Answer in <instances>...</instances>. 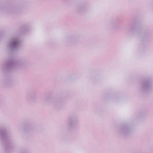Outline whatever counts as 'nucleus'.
<instances>
[{
    "instance_id": "1",
    "label": "nucleus",
    "mask_w": 153,
    "mask_h": 153,
    "mask_svg": "<svg viewBox=\"0 0 153 153\" xmlns=\"http://www.w3.org/2000/svg\"><path fill=\"white\" fill-rule=\"evenodd\" d=\"M20 44V40L18 36L13 37L8 42L7 48L12 51H16L19 48Z\"/></svg>"
},
{
    "instance_id": "2",
    "label": "nucleus",
    "mask_w": 153,
    "mask_h": 153,
    "mask_svg": "<svg viewBox=\"0 0 153 153\" xmlns=\"http://www.w3.org/2000/svg\"><path fill=\"white\" fill-rule=\"evenodd\" d=\"M23 63L22 61H19L16 62L13 59L11 60L9 62L4 64L3 65L2 68L4 69L7 70H12L22 65Z\"/></svg>"
},
{
    "instance_id": "3",
    "label": "nucleus",
    "mask_w": 153,
    "mask_h": 153,
    "mask_svg": "<svg viewBox=\"0 0 153 153\" xmlns=\"http://www.w3.org/2000/svg\"><path fill=\"white\" fill-rule=\"evenodd\" d=\"M152 86V84L148 81H144L141 84V90L144 91H148L151 89Z\"/></svg>"
},
{
    "instance_id": "4",
    "label": "nucleus",
    "mask_w": 153,
    "mask_h": 153,
    "mask_svg": "<svg viewBox=\"0 0 153 153\" xmlns=\"http://www.w3.org/2000/svg\"><path fill=\"white\" fill-rule=\"evenodd\" d=\"M76 120L73 118H70L69 122V127L70 128H72L76 123Z\"/></svg>"
},
{
    "instance_id": "5",
    "label": "nucleus",
    "mask_w": 153,
    "mask_h": 153,
    "mask_svg": "<svg viewBox=\"0 0 153 153\" xmlns=\"http://www.w3.org/2000/svg\"><path fill=\"white\" fill-rule=\"evenodd\" d=\"M129 131V129L127 128H125L123 129L122 130V131L123 133L124 134H126Z\"/></svg>"
},
{
    "instance_id": "6",
    "label": "nucleus",
    "mask_w": 153,
    "mask_h": 153,
    "mask_svg": "<svg viewBox=\"0 0 153 153\" xmlns=\"http://www.w3.org/2000/svg\"><path fill=\"white\" fill-rule=\"evenodd\" d=\"M0 134L1 135V136L2 137H5L6 135L5 131H2L1 132Z\"/></svg>"
},
{
    "instance_id": "7",
    "label": "nucleus",
    "mask_w": 153,
    "mask_h": 153,
    "mask_svg": "<svg viewBox=\"0 0 153 153\" xmlns=\"http://www.w3.org/2000/svg\"><path fill=\"white\" fill-rule=\"evenodd\" d=\"M49 98H48L47 99V101L48 102H49Z\"/></svg>"
}]
</instances>
